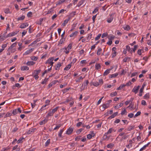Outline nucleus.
Listing matches in <instances>:
<instances>
[{"label": "nucleus", "mask_w": 151, "mask_h": 151, "mask_svg": "<svg viewBox=\"0 0 151 151\" xmlns=\"http://www.w3.org/2000/svg\"><path fill=\"white\" fill-rule=\"evenodd\" d=\"M24 139V138L23 137L20 138L17 141V143L19 144L20 143L22 142V140L23 139Z\"/></svg>", "instance_id": "41"}, {"label": "nucleus", "mask_w": 151, "mask_h": 151, "mask_svg": "<svg viewBox=\"0 0 151 151\" xmlns=\"http://www.w3.org/2000/svg\"><path fill=\"white\" fill-rule=\"evenodd\" d=\"M147 146V145H145L143 146V147H142L140 149L139 151H142L143 150L145 149Z\"/></svg>", "instance_id": "53"}, {"label": "nucleus", "mask_w": 151, "mask_h": 151, "mask_svg": "<svg viewBox=\"0 0 151 151\" xmlns=\"http://www.w3.org/2000/svg\"><path fill=\"white\" fill-rule=\"evenodd\" d=\"M134 116V114L132 113H131L128 115V116L129 118H132Z\"/></svg>", "instance_id": "64"}, {"label": "nucleus", "mask_w": 151, "mask_h": 151, "mask_svg": "<svg viewBox=\"0 0 151 151\" xmlns=\"http://www.w3.org/2000/svg\"><path fill=\"white\" fill-rule=\"evenodd\" d=\"M107 35V34L106 33H104L102 34L101 36V37L102 38H104L105 37H106Z\"/></svg>", "instance_id": "59"}, {"label": "nucleus", "mask_w": 151, "mask_h": 151, "mask_svg": "<svg viewBox=\"0 0 151 151\" xmlns=\"http://www.w3.org/2000/svg\"><path fill=\"white\" fill-rule=\"evenodd\" d=\"M127 113V111L126 109H123L121 113V114L122 115H124L126 114Z\"/></svg>", "instance_id": "43"}, {"label": "nucleus", "mask_w": 151, "mask_h": 151, "mask_svg": "<svg viewBox=\"0 0 151 151\" xmlns=\"http://www.w3.org/2000/svg\"><path fill=\"white\" fill-rule=\"evenodd\" d=\"M123 105V104L121 103L119 105L118 104L116 105V106L114 107V108L115 109H118L121 107Z\"/></svg>", "instance_id": "29"}, {"label": "nucleus", "mask_w": 151, "mask_h": 151, "mask_svg": "<svg viewBox=\"0 0 151 151\" xmlns=\"http://www.w3.org/2000/svg\"><path fill=\"white\" fill-rule=\"evenodd\" d=\"M85 0H81L78 3L77 6H78V7H80V6L83 4L85 2Z\"/></svg>", "instance_id": "18"}, {"label": "nucleus", "mask_w": 151, "mask_h": 151, "mask_svg": "<svg viewBox=\"0 0 151 151\" xmlns=\"http://www.w3.org/2000/svg\"><path fill=\"white\" fill-rule=\"evenodd\" d=\"M50 139H48L47 140L45 144V146H48L50 144Z\"/></svg>", "instance_id": "45"}, {"label": "nucleus", "mask_w": 151, "mask_h": 151, "mask_svg": "<svg viewBox=\"0 0 151 151\" xmlns=\"http://www.w3.org/2000/svg\"><path fill=\"white\" fill-rule=\"evenodd\" d=\"M110 71V69H107L104 72V76H106L109 73Z\"/></svg>", "instance_id": "33"}, {"label": "nucleus", "mask_w": 151, "mask_h": 151, "mask_svg": "<svg viewBox=\"0 0 151 151\" xmlns=\"http://www.w3.org/2000/svg\"><path fill=\"white\" fill-rule=\"evenodd\" d=\"M132 84V82L130 81H129L127 83L125 84V86H130Z\"/></svg>", "instance_id": "58"}, {"label": "nucleus", "mask_w": 151, "mask_h": 151, "mask_svg": "<svg viewBox=\"0 0 151 151\" xmlns=\"http://www.w3.org/2000/svg\"><path fill=\"white\" fill-rule=\"evenodd\" d=\"M31 60H32L37 61L38 59V58L37 57L35 56H32L30 57Z\"/></svg>", "instance_id": "31"}, {"label": "nucleus", "mask_w": 151, "mask_h": 151, "mask_svg": "<svg viewBox=\"0 0 151 151\" xmlns=\"http://www.w3.org/2000/svg\"><path fill=\"white\" fill-rule=\"evenodd\" d=\"M84 78V77H83L81 76H80L79 78H76L75 80V81L76 83H78L81 82Z\"/></svg>", "instance_id": "10"}, {"label": "nucleus", "mask_w": 151, "mask_h": 151, "mask_svg": "<svg viewBox=\"0 0 151 151\" xmlns=\"http://www.w3.org/2000/svg\"><path fill=\"white\" fill-rule=\"evenodd\" d=\"M129 137V135H124L122 137L121 139H122V140L123 139H127V138H128Z\"/></svg>", "instance_id": "44"}, {"label": "nucleus", "mask_w": 151, "mask_h": 151, "mask_svg": "<svg viewBox=\"0 0 151 151\" xmlns=\"http://www.w3.org/2000/svg\"><path fill=\"white\" fill-rule=\"evenodd\" d=\"M54 60L55 61H57V58L54 59V58L53 57H51L49 58L46 61L45 63L48 64L47 67H49L51 66V67L53 65V61Z\"/></svg>", "instance_id": "1"}, {"label": "nucleus", "mask_w": 151, "mask_h": 151, "mask_svg": "<svg viewBox=\"0 0 151 151\" xmlns=\"http://www.w3.org/2000/svg\"><path fill=\"white\" fill-rule=\"evenodd\" d=\"M102 107L104 109H106L108 108L109 106V104L108 103L104 104L102 106Z\"/></svg>", "instance_id": "28"}, {"label": "nucleus", "mask_w": 151, "mask_h": 151, "mask_svg": "<svg viewBox=\"0 0 151 151\" xmlns=\"http://www.w3.org/2000/svg\"><path fill=\"white\" fill-rule=\"evenodd\" d=\"M114 14V13H112L109 14L110 17L108 18L107 20V22L108 23H110L112 22L113 19Z\"/></svg>", "instance_id": "4"}, {"label": "nucleus", "mask_w": 151, "mask_h": 151, "mask_svg": "<svg viewBox=\"0 0 151 151\" xmlns=\"http://www.w3.org/2000/svg\"><path fill=\"white\" fill-rule=\"evenodd\" d=\"M141 112L139 111H138L137 113L134 116V118H136L138 116H139L141 114Z\"/></svg>", "instance_id": "48"}, {"label": "nucleus", "mask_w": 151, "mask_h": 151, "mask_svg": "<svg viewBox=\"0 0 151 151\" xmlns=\"http://www.w3.org/2000/svg\"><path fill=\"white\" fill-rule=\"evenodd\" d=\"M72 45L70 44L66 47H65L64 52L66 54H68L72 48Z\"/></svg>", "instance_id": "3"}, {"label": "nucleus", "mask_w": 151, "mask_h": 151, "mask_svg": "<svg viewBox=\"0 0 151 151\" xmlns=\"http://www.w3.org/2000/svg\"><path fill=\"white\" fill-rule=\"evenodd\" d=\"M102 50L101 48H99L98 49L97 52V55L99 56L100 55L101 53V52Z\"/></svg>", "instance_id": "30"}, {"label": "nucleus", "mask_w": 151, "mask_h": 151, "mask_svg": "<svg viewBox=\"0 0 151 151\" xmlns=\"http://www.w3.org/2000/svg\"><path fill=\"white\" fill-rule=\"evenodd\" d=\"M101 68V64L99 63H96L95 65V68L96 70H99Z\"/></svg>", "instance_id": "21"}, {"label": "nucleus", "mask_w": 151, "mask_h": 151, "mask_svg": "<svg viewBox=\"0 0 151 151\" xmlns=\"http://www.w3.org/2000/svg\"><path fill=\"white\" fill-rule=\"evenodd\" d=\"M116 55V51L114 52L112 54V58L114 57Z\"/></svg>", "instance_id": "56"}, {"label": "nucleus", "mask_w": 151, "mask_h": 151, "mask_svg": "<svg viewBox=\"0 0 151 151\" xmlns=\"http://www.w3.org/2000/svg\"><path fill=\"white\" fill-rule=\"evenodd\" d=\"M101 36V34H99L96 37L95 40H97L99 39Z\"/></svg>", "instance_id": "54"}, {"label": "nucleus", "mask_w": 151, "mask_h": 151, "mask_svg": "<svg viewBox=\"0 0 151 151\" xmlns=\"http://www.w3.org/2000/svg\"><path fill=\"white\" fill-rule=\"evenodd\" d=\"M83 124L82 122H79L78 123L76 124V126L77 127H79L82 124Z\"/></svg>", "instance_id": "63"}, {"label": "nucleus", "mask_w": 151, "mask_h": 151, "mask_svg": "<svg viewBox=\"0 0 151 151\" xmlns=\"http://www.w3.org/2000/svg\"><path fill=\"white\" fill-rule=\"evenodd\" d=\"M118 74L117 73H116L111 74L110 76V77L111 78H114L117 76Z\"/></svg>", "instance_id": "38"}, {"label": "nucleus", "mask_w": 151, "mask_h": 151, "mask_svg": "<svg viewBox=\"0 0 151 151\" xmlns=\"http://www.w3.org/2000/svg\"><path fill=\"white\" fill-rule=\"evenodd\" d=\"M27 31L26 30H24L22 33V36L23 37L27 33Z\"/></svg>", "instance_id": "61"}, {"label": "nucleus", "mask_w": 151, "mask_h": 151, "mask_svg": "<svg viewBox=\"0 0 151 151\" xmlns=\"http://www.w3.org/2000/svg\"><path fill=\"white\" fill-rule=\"evenodd\" d=\"M19 31L12 32L8 34L7 35V37H12L16 35L18 32Z\"/></svg>", "instance_id": "7"}, {"label": "nucleus", "mask_w": 151, "mask_h": 151, "mask_svg": "<svg viewBox=\"0 0 151 151\" xmlns=\"http://www.w3.org/2000/svg\"><path fill=\"white\" fill-rule=\"evenodd\" d=\"M71 63H70L68 65L65 67L64 68V70H68L71 68Z\"/></svg>", "instance_id": "23"}, {"label": "nucleus", "mask_w": 151, "mask_h": 151, "mask_svg": "<svg viewBox=\"0 0 151 151\" xmlns=\"http://www.w3.org/2000/svg\"><path fill=\"white\" fill-rule=\"evenodd\" d=\"M65 0H60L58 1V2L57 3L58 4H60L63 2H64L65 1Z\"/></svg>", "instance_id": "52"}, {"label": "nucleus", "mask_w": 151, "mask_h": 151, "mask_svg": "<svg viewBox=\"0 0 151 151\" xmlns=\"http://www.w3.org/2000/svg\"><path fill=\"white\" fill-rule=\"evenodd\" d=\"M29 68L26 66H23L21 67V70L22 71L28 70Z\"/></svg>", "instance_id": "16"}, {"label": "nucleus", "mask_w": 151, "mask_h": 151, "mask_svg": "<svg viewBox=\"0 0 151 151\" xmlns=\"http://www.w3.org/2000/svg\"><path fill=\"white\" fill-rule=\"evenodd\" d=\"M38 42L37 40H35L32 43H31L29 45V47L30 46H33L34 45H35Z\"/></svg>", "instance_id": "34"}, {"label": "nucleus", "mask_w": 151, "mask_h": 151, "mask_svg": "<svg viewBox=\"0 0 151 151\" xmlns=\"http://www.w3.org/2000/svg\"><path fill=\"white\" fill-rule=\"evenodd\" d=\"M47 119H45L43 120H42V121H41L40 122L39 124L40 125H42L43 124H45L46 122H47Z\"/></svg>", "instance_id": "22"}, {"label": "nucleus", "mask_w": 151, "mask_h": 151, "mask_svg": "<svg viewBox=\"0 0 151 151\" xmlns=\"http://www.w3.org/2000/svg\"><path fill=\"white\" fill-rule=\"evenodd\" d=\"M78 33V32L77 31H76L74 32L71 33L70 35V37H75L77 35Z\"/></svg>", "instance_id": "27"}, {"label": "nucleus", "mask_w": 151, "mask_h": 151, "mask_svg": "<svg viewBox=\"0 0 151 151\" xmlns=\"http://www.w3.org/2000/svg\"><path fill=\"white\" fill-rule=\"evenodd\" d=\"M89 82L88 80H86L85 81L84 83H83L82 84V86H84V88H85L88 85V83Z\"/></svg>", "instance_id": "26"}, {"label": "nucleus", "mask_w": 151, "mask_h": 151, "mask_svg": "<svg viewBox=\"0 0 151 151\" xmlns=\"http://www.w3.org/2000/svg\"><path fill=\"white\" fill-rule=\"evenodd\" d=\"M113 128H110L108 131L106 133V134H109L111 133L113 131Z\"/></svg>", "instance_id": "37"}, {"label": "nucleus", "mask_w": 151, "mask_h": 151, "mask_svg": "<svg viewBox=\"0 0 151 151\" xmlns=\"http://www.w3.org/2000/svg\"><path fill=\"white\" fill-rule=\"evenodd\" d=\"M117 94V92L116 91L111 93L110 94L111 97H113Z\"/></svg>", "instance_id": "40"}, {"label": "nucleus", "mask_w": 151, "mask_h": 151, "mask_svg": "<svg viewBox=\"0 0 151 151\" xmlns=\"http://www.w3.org/2000/svg\"><path fill=\"white\" fill-rule=\"evenodd\" d=\"M99 8L96 7L94 10L92 12L93 14H95L98 12L99 10Z\"/></svg>", "instance_id": "49"}, {"label": "nucleus", "mask_w": 151, "mask_h": 151, "mask_svg": "<svg viewBox=\"0 0 151 151\" xmlns=\"http://www.w3.org/2000/svg\"><path fill=\"white\" fill-rule=\"evenodd\" d=\"M18 46H19V47L18 48V50L19 51H21V46H22V44L21 43H18Z\"/></svg>", "instance_id": "57"}, {"label": "nucleus", "mask_w": 151, "mask_h": 151, "mask_svg": "<svg viewBox=\"0 0 151 151\" xmlns=\"http://www.w3.org/2000/svg\"><path fill=\"white\" fill-rule=\"evenodd\" d=\"M146 86V84L145 83H144L142 86V87L139 90V95L141 96H142V92H143L144 87Z\"/></svg>", "instance_id": "8"}, {"label": "nucleus", "mask_w": 151, "mask_h": 151, "mask_svg": "<svg viewBox=\"0 0 151 151\" xmlns=\"http://www.w3.org/2000/svg\"><path fill=\"white\" fill-rule=\"evenodd\" d=\"M93 85L95 86H97L99 85V82H93L92 83Z\"/></svg>", "instance_id": "39"}, {"label": "nucleus", "mask_w": 151, "mask_h": 151, "mask_svg": "<svg viewBox=\"0 0 151 151\" xmlns=\"http://www.w3.org/2000/svg\"><path fill=\"white\" fill-rule=\"evenodd\" d=\"M111 86V85L110 84H107L104 87V88L105 89H106L108 88H110Z\"/></svg>", "instance_id": "46"}, {"label": "nucleus", "mask_w": 151, "mask_h": 151, "mask_svg": "<svg viewBox=\"0 0 151 151\" xmlns=\"http://www.w3.org/2000/svg\"><path fill=\"white\" fill-rule=\"evenodd\" d=\"M41 71V70H36L34 71L33 76L35 79L37 80L39 76L38 75Z\"/></svg>", "instance_id": "2"}, {"label": "nucleus", "mask_w": 151, "mask_h": 151, "mask_svg": "<svg viewBox=\"0 0 151 151\" xmlns=\"http://www.w3.org/2000/svg\"><path fill=\"white\" fill-rule=\"evenodd\" d=\"M70 19V17H68V18L66 19L64 21L63 23H62V26H65L68 23Z\"/></svg>", "instance_id": "12"}, {"label": "nucleus", "mask_w": 151, "mask_h": 151, "mask_svg": "<svg viewBox=\"0 0 151 151\" xmlns=\"http://www.w3.org/2000/svg\"><path fill=\"white\" fill-rule=\"evenodd\" d=\"M139 87V86H138L137 87H136V86L134 87L132 89V92H134L135 94L137 93L138 91Z\"/></svg>", "instance_id": "11"}, {"label": "nucleus", "mask_w": 151, "mask_h": 151, "mask_svg": "<svg viewBox=\"0 0 151 151\" xmlns=\"http://www.w3.org/2000/svg\"><path fill=\"white\" fill-rule=\"evenodd\" d=\"M130 60V58L129 57L125 58L123 60V61L124 62H126L127 61H129Z\"/></svg>", "instance_id": "35"}, {"label": "nucleus", "mask_w": 151, "mask_h": 151, "mask_svg": "<svg viewBox=\"0 0 151 151\" xmlns=\"http://www.w3.org/2000/svg\"><path fill=\"white\" fill-rule=\"evenodd\" d=\"M122 28L125 30L127 31H129L130 29V27L129 25H124Z\"/></svg>", "instance_id": "14"}, {"label": "nucleus", "mask_w": 151, "mask_h": 151, "mask_svg": "<svg viewBox=\"0 0 151 151\" xmlns=\"http://www.w3.org/2000/svg\"><path fill=\"white\" fill-rule=\"evenodd\" d=\"M118 114V112H116L114 113V114L110 116L109 118L108 119H111L114 117H115Z\"/></svg>", "instance_id": "19"}, {"label": "nucleus", "mask_w": 151, "mask_h": 151, "mask_svg": "<svg viewBox=\"0 0 151 151\" xmlns=\"http://www.w3.org/2000/svg\"><path fill=\"white\" fill-rule=\"evenodd\" d=\"M63 131V129H61L60 130V132H59L58 135L59 137H62V133Z\"/></svg>", "instance_id": "36"}, {"label": "nucleus", "mask_w": 151, "mask_h": 151, "mask_svg": "<svg viewBox=\"0 0 151 151\" xmlns=\"http://www.w3.org/2000/svg\"><path fill=\"white\" fill-rule=\"evenodd\" d=\"M17 113V109H14L12 112V114L14 115H15Z\"/></svg>", "instance_id": "55"}, {"label": "nucleus", "mask_w": 151, "mask_h": 151, "mask_svg": "<svg viewBox=\"0 0 151 151\" xmlns=\"http://www.w3.org/2000/svg\"><path fill=\"white\" fill-rule=\"evenodd\" d=\"M29 24L27 22L22 24L19 26V27L21 29H24L28 27Z\"/></svg>", "instance_id": "9"}, {"label": "nucleus", "mask_w": 151, "mask_h": 151, "mask_svg": "<svg viewBox=\"0 0 151 151\" xmlns=\"http://www.w3.org/2000/svg\"><path fill=\"white\" fill-rule=\"evenodd\" d=\"M25 17L24 15H22L21 17H18L17 19V21L23 20L25 18Z\"/></svg>", "instance_id": "32"}, {"label": "nucleus", "mask_w": 151, "mask_h": 151, "mask_svg": "<svg viewBox=\"0 0 151 151\" xmlns=\"http://www.w3.org/2000/svg\"><path fill=\"white\" fill-rule=\"evenodd\" d=\"M137 46L134 45V48L131 50L130 51V52L131 53H132V51H133L134 52L137 48Z\"/></svg>", "instance_id": "47"}, {"label": "nucleus", "mask_w": 151, "mask_h": 151, "mask_svg": "<svg viewBox=\"0 0 151 151\" xmlns=\"http://www.w3.org/2000/svg\"><path fill=\"white\" fill-rule=\"evenodd\" d=\"M35 62L33 61H27L26 63V64L27 65L29 66L33 65L35 64Z\"/></svg>", "instance_id": "13"}, {"label": "nucleus", "mask_w": 151, "mask_h": 151, "mask_svg": "<svg viewBox=\"0 0 151 151\" xmlns=\"http://www.w3.org/2000/svg\"><path fill=\"white\" fill-rule=\"evenodd\" d=\"M47 79L45 78L44 81H43L42 82H41V83L42 84H46V82L47 81Z\"/></svg>", "instance_id": "62"}, {"label": "nucleus", "mask_w": 151, "mask_h": 151, "mask_svg": "<svg viewBox=\"0 0 151 151\" xmlns=\"http://www.w3.org/2000/svg\"><path fill=\"white\" fill-rule=\"evenodd\" d=\"M17 42H16L15 43H13L9 47V48H8V50H11L14 47H15L16 46Z\"/></svg>", "instance_id": "20"}, {"label": "nucleus", "mask_w": 151, "mask_h": 151, "mask_svg": "<svg viewBox=\"0 0 151 151\" xmlns=\"http://www.w3.org/2000/svg\"><path fill=\"white\" fill-rule=\"evenodd\" d=\"M4 12L6 14H10L11 13L9 9L6 8L4 9Z\"/></svg>", "instance_id": "25"}, {"label": "nucleus", "mask_w": 151, "mask_h": 151, "mask_svg": "<svg viewBox=\"0 0 151 151\" xmlns=\"http://www.w3.org/2000/svg\"><path fill=\"white\" fill-rule=\"evenodd\" d=\"M35 129H31L29 130L28 131H27V133L28 134H30L33 132L35 131Z\"/></svg>", "instance_id": "24"}, {"label": "nucleus", "mask_w": 151, "mask_h": 151, "mask_svg": "<svg viewBox=\"0 0 151 151\" xmlns=\"http://www.w3.org/2000/svg\"><path fill=\"white\" fill-rule=\"evenodd\" d=\"M149 93H147L144 96V98L145 99H146L147 98H149Z\"/></svg>", "instance_id": "50"}, {"label": "nucleus", "mask_w": 151, "mask_h": 151, "mask_svg": "<svg viewBox=\"0 0 151 151\" xmlns=\"http://www.w3.org/2000/svg\"><path fill=\"white\" fill-rule=\"evenodd\" d=\"M73 131V128H72L70 127L67 129L66 132V134H70Z\"/></svg>", "instance_id": "15"}, {"label": "nucleus", "mask_w": 151, "mask_h": 151, "mask_svg": "<svg viewBox=\"0 0 151 151\" xmlns=\"http://www.w3.org/2000/svg\"><path fill=\"white\" fill-rule=\"evenodd\" d=\"M31 42L30 40H26L24 41V44L25 45H27L29 44Z\"/></svg>", "instance_id": "60"}, {"label": "nucleus", "mask_w": 151, "mask_h": 151, "mask_svg": "<svg viewBox=\"0 0 151 151\" xmlns=\"http://www.w3.org/2000/svg\"><path fill=\"white\" fill-rule=\"evenodd\" d=\"M34 48H32L30 49L27 50L23 54V55H27L29 54L34 50Z\"/></svg>", "instance_id": "5"}, {"label": "nucleus", "mask_w": 151, "mask_h": 151, "mask_svg": "<svg viewBox=\"0 0 151 151\" xmlns=\"http://www.w3.org/2000/svg\"><path fill=\"white\" fill-rule=\"evenodd\" d=\"M65 39L63 38H62L60 41L59 43L58 44V45H60L61 44H62L64 41Z\"/></svg>", "instance_id": "42"}, {"label": "nucleus", "mask_w": 151, "mask_h": 151, "mask_svg": "<svg viewBox=\"0 0 151 151\" xmlns=\"http://www.w3.org/2000/svg\"><path fill=\"white\" fill-rule=\"evenodd\" d=\"M113 146V144L110 143L107 145V147L108 148H111Z\"/></svg>", "instance_id": "51"}, {"label": "nucleus", "mask_w": 151, "mask_h": 151, "mask_svg": "<svg viewBox=\"0 0 151 151\" xmlns=\"http://www.w3.org/2000/svg\"><path fill=\"white\" fill-rule=\"evenodd\" d=\"M57 111V107H55L52 110L50 111L48 113L47 116H51Z\"/></svg>", "instance_id": "6"}, {"label": "nucleus", "mask_w": 151, "mask_h": 151, "mask_svg": "<svg viewBox=\"0 0 151 151\" xmlns=\"http://www.w3.org/2000/svg\"><path fill=\"white\" fill-rule=\"evenodd\" d=\"M95 135L94 133L93 132H92L91 134H89L87 135V138L90 139H91L92 137L94 136Z\"/></svg>", "instance_id": "17"}]
</instances>
